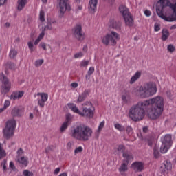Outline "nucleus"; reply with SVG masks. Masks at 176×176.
<instances>
[{
  "instance_id": "nucleus-1",
  "label": "nucleus",
  "mask_w": 176,
  "mask_h": 176,
  "mask_svg": "<svg viewBox=\"0 0 176 176\" xmlns=\"http://www.w3.org/2000/svg\"><path fill=\"white\" fill-rule=\"evenodd\" d=\"M163 111H164V98L157 96L133 104L129 109V116L133 122L142 120L146 113L150 119H157L162 116Z\"/></svg>"
},
{
  "instance_id": "nucleus-2",
  "label": "nucleus",
  "mask_w": 176,
  "mask_h": 176,
  "mask_svg": "<svg viewBox=\"0 0 176 176\" xmlns=\"http://www.w3.org/2000/svg\"><path fill=\"white\" fill-rule=\"evenodd\" d=\"M157 13L165 21H176V0H159Z\"/></svg>"
},
{
  "instance_id": "nucleus-3",
  "label": "nucleus",
  "mask_w": 176,
  "mask_h": 176,
  "mask_svg": "<svg viewBox=\"0 0 176 176\" xmlns=\"http://www.w3.org/2000/svg\"><path fill=\"white\" fill-rule=\"evenodd\" d=\"M71 135L78 141H89L93 135V130L86 125L80 124L72 131Z\"/></svg>"
},
{
  "instance_id": "nucleus-4",
  "label": "nucleus",
  "mask_w": 176,
  "mask_h": 176,
  "mask_svg": "<svg viewBox=\"0 0 176 176\" xmlns=\"http://www.w3.org/2000/svg\"><path fill=\"white\" fill-rule=\"evenodd\" d=\"M156 93H157L156 84L153 82H149L140 86L136 92V95L140 98H148V97L155 96Z\"/></svg>"
},
{
  "instance_id": "nucleus-5",
  "label": "nucleus",
  "mask_w": 176,
  "mask_h": 176,
  "mask_svg": "<svg viewBox=\"0 0 176 176\" xmlns=\"http://www.w3.org/2000/svg\"><path fill=\"white\" fill-rule=\"evenodd\" d=\"M68 108L72 111L74 113H77L80 115V116H82L83 118H93L94 116V107H82V111L79 110V108L76 107V104L74 103H68Z\"/></svg>"
},
{
  "instance_id": "nucleus-6",
  "label": "nucleus",
  "mask_w": 176,
  "mask_h": 176,
  "mask_svg": "<svg viewBox=\"0 0 176 176\" xmlns=\"http://www.w3.org/2000/svg\"><path fill=\"white\" fill-rule=\"evenodd\" d=\"M102 43L105 46H116L118 41H120V34L115 31H111L101 37Z\"/></svg>"
},
{
  "instance_id": "nucleus-7",
  "label": "nucleus",
  "mask_w": 176,
  "mask_h": 176,
  "mask_svg": "<svg viewBox=\"0 0 176 176\" xmlns=\"http://www.w3.org/2000/svg\"><path fill=\"white\" fill-rule=\"evenodd\" d=\"M16 126H17V123L14 119H11L6 122V127L3 131L5 138L9 140V138L13 137L14 134V130L16 129Z\"/></svg>"
},
{
  "instance_id": "nucleus-8",
  "label": "nucleus",
  "mask_w": 176,
  "mask_h": 176,
  "mask_svg": "<svg viewBox=\"0 0 176 176\" xmlns=\"http://www.w3.org/2000/svg\"><path fill=\"white\" fill-rule=\"evenodd\" d=\"M120 13L122 14L124 20L126 25L131 27L134 24V20L133 19V16H131V14L129 12V9L126 6H120L119 7Z\"/></svg>"
},
{
  "instance_id": "nucleus-9",
  "label": "nucleus",
  "mask_w": 176,
  "mask_h": 176,
  "mask_svg": "<svg viewBox=\"0 0 176 176\" xmlns=\"http://www.w3.org/2000/svg\"><path fill=\"white\" fill-rule=\"evenodd\" d=\"M58 3V8H59V16L60 17H63L65 12H71L72 10V7H71V4H69L68 2H69V0H57Z\"/></svg>"
},
{
  "instance_id": "nucleus-10",
  "label": "nucleus",
  "mask_w": 176,
  "mask_h": 176,
  "mask_svg": "<svg viewBox=\"0 0 176 176\" xmlns=\"http://www.w3.org/2000/svg\"><path fill=\"white\" fill-rule=\"evenodd\" d=\"M162 144L160 148L161 153H167L168 149L171 148L173 145V141H171V135H166L162 138Z\"/></svg>"
},
{
  "instance_id": "nucleus-11",
  "label": "nucleus",
  "mask_w": 176,
  "mask_h": 176,
  "mask_svg": "<svg viewBox=\"0 0 176 176\" xmlns=\"http://www.w3.org/2000/svg\"><path fill=\"white\" fill-rule=\"evenodd\" d=\"M0 79L2 82L1 92L4 94L9 93L10 89H12V82H9V80L3 74H0Z\"/></svg>"
},
{
  "instance_id": "nucleus-12",
  "label": "nucleus",
  "mask_w": 176,
  "mask_h": 176,
  "mask_svg": "<svg viewBox=\"0 0 176 176\" xmlns=\"http://www.w3.org/2000/svg\"><path fill=\"white\" fill-rule=\"evenodd\" d=\"M123 157H124V163L121 165V166L119 168L120 173H124L127 171L128 168L127 166L130 162H133V155L131 154H129V153H123Z\"/></svg>"
},
{
  "instance_id": "nucleus-13",
  "label": "nucleus",
  "mask_w": 176,
  "mask_h": 176,
  "mask_svg": "<svg viewBox=\"0 0 176 176\" xmlns=\"http://www.w3.org/2000/svg\"><path fill=\"white\" fill-rule=\"evenodd\" d=\"M72 32L78 41H85L86 35L82 32V25L78 24L74 26L72 29Z\"/></svg>"
},
{
  "instance_id": "nucleus-14",
  "label": "nucleus",
  "mask_w": 176,
  "mask_h": 176,
  "mask_svg": "<svg viewBox=\"0 0 176 176\" xmlns=\"http://www.w3.org/2000/svg\"><path fill=\"white\" fill-rule=\"evenodd\" d=\"M49 100V94L45 92L37 93V102L41 108L45 107V102Z\"/></svg>"
},
{
  "instance_id": "nucleus-15",
  "label": "nucleus",
  "mask_w": 176,
  "mask_h": 176,
  "mask_svg": "<svg viewBox=\"0 0 176 176\" xmlns=\"http://www.w3.org/2000/svg\"><path fill=\"white\" fill-rule=\"evenodd\" d=\"M72 119H74V116H72V115H71L70 113L66 114L65 120L60 126L61 133H63V131H65V130L68 129V126H69V124L72 123Z\"/></svg>"
},
{
  "instance_id": "nucleus-16",
  "label": "nucleus",
  "mask_w": 176,
  "mask_h": 176,
  "mask_svg": "<svg viewBox=\"0 0 176 176\" xmlns=\"http://www.w3.org/2000/svg\"><path fill=\"white\" fill-rule=\"evenodd\" d=\"M173 168V164L170 161H164L161 165V171L165 174H168Z\"/></svg>"
},
{
  "instance_id": "nucleus-17",
  "label": "nucleus",
  "mask_w": 176,
  "mask_h": 176,
  "mask_svg": "<svg viewBox=\"0 0 176 176\" xmlns=\"http://www.w3.org/2000/svg\"><path fill=\"white\" fill-rule=\"evenodd\" d=\"M11 115L17 118H20L24 115V108L14 107L11 110Z\"/></svg>"
},
{
  "instance_id": "nucleus-18",
  "label": "nucleus",
  "mask_w": 176,
  "mask_h": 176,
  "mask_svg": "<svg viewBox=\"0 0 176 176\" xmlns=\"http://www.w3.org/2000/svg\"><path fill=\"white\" fill-rule=\"evenodd\" d=\"M97 5H98V0H89L88 4V10L89 13L94 14L97 11Z\"/></svg>"
},
{
  "instance_id": "nucleus-19",
  "label": "nucleus",
  "mask_w": 176,
  "mask_h": 176,
  "mask_svg": "<svg viewBox=\"0 0 176 176\" xmlns=\"http://www.w3.org/2000/svg\"><path fill=\"white\" fill-rule=\"evenodd\" d=\"M25 92L24 91H14L12 93L10 96V99L12 101H16V100H20L24 96Z\"/></svg>"
},
{
  "instance_id": "nucleus-20",
  "label": "nucleus",
  "mask_w": 176,
  "mask_h": 176,
  "mask_svg": "<svg viewBox=\"0 0 176 176\" xmlns=\"http://www.w3.org/2000/svg\"><path fill=\"white\" fill-rule=\"evenodd\" d=\"M141 75H142V72L141 71H137L133 76H131L129 83L130 85H133V83H135L137 80L141 78Z\"/></svg>"
},
{
  "instance_id": "nucleus-21",
  "label": "nucleus",
  "mask_w": 176,
  "mask_h": 176,
  "mask_svg": "<svg viewBox=\"0 0 176 176\" xmlns=\"http://www.w3.org/2000/svg\"><path fill=\"white\" fill-rule=\"evenodd\" d=\"M16 162L21 164L22 167H27V166H28V158L25 157L16 158Z\"/></svg>"
},
{
  "instance_id": "nucleus-22",
  "label": "nucleus",
  "mask_w": 176,
  "mask_h": 176,
  "mask_svg": "<svg viewBox=\"0 0 176 176\" xmlns=\"http://www.w3.org/2000/svg\"><path fill=\"white\" fill-rule=\"evenodd\" d=\"M132 168L135 171H141L142 170H144V164L142 162H135L132 164L131 165Z\"/></svg>"
},
{
  "instance_id": "nucleus-23",
  "label": "nucleus",
  "mask_w": 176,
  "mask_h": 176,
  "mask_svg": "<svg viewBox=\"0 0 176 176\" xmlns=\"http://www.w3.org/2000/svg\"><path fill=\"white\" fill-rule=\"evenodd\" d=\"M28 3V0H18L17 1V10L21 12L25 6Z\"/></svg>"
},
{
  "instance_id": "nucleus-24",
  "label": "nucleus",
  "mask_w": 176,
  "mask_h": 176,
  "mask_svg": "<svg viewBox=\"0 0 176 176\" xmlns=\"http://www.w3.org/2000/svg\"><path fill=\"white\" fill-rule=\"evenodd\" d=\"M109 27L110 28L116 30V31H120L122 30V24L114 21L110 22Z\"/></svg>"
},
{
  "instance_id": "nucleus-25",
  "label": "nucleus",
  "mask_w": 176,
  "mask_h": 176,
  "mask_svg": "<svg viewBox=\"0 0 176 176\" xmlns=\"http://www.w3.org/2000/svg\"><path fill=\"white\" fill-rule=\"evenodd\" d=\"M40 31H41V32L39 34L38 38L35 40L34 45H38V43H39V41H42V39H43V38L45 36V31H46V28H41Z\"/></svg>"
},
{
  "instance_id": "nucleus-26",
  "label": "nucleus",
  "mask_w": 176,
  "mask_h": 176,
  "mask_svg": "<svg viewBox=\"0 0 176 176\" xmlns=\"http://www.w3.org/2000/svg\"><path fill=\"white\" fill-rule=\"evenodd\" d=\"M87 96H89V91H85L80 95H79L76 102H82V101H85V100H86Z\"/></svg>"
},
{
  "instance_id": "nucleus-27",
  "label": "nucleus",
  "mask_w": 176,
  "mask_h": 176,
  "mask_svg": "<svg viewBox=\"0 0 176 176\" xmlns=\"http://www.w3.org/2000/svg\"><path fill=\"white\" fill-rule=\"evenodd\" d=\"M162 34V41H167V39H168V36H170V32H168L167 29H163Z\"/></svg>"
},
{
  "instance_id": "nucleus-28",
  "label": "nucleus",
  "mask_w": 176,
  "mask_h": 176,
  "mask_svg": "<svg viewBox=\"0 0 176 176\" xmlns=\"http://www.w3.org/2000/svg\"><path fill=\"white\" fill-rule=\"evenodd\" d=\"M17 56V51L14 48H11L9 52V57L10 58H16Z\"/></svg>"
},
{
  "instance_id": "nucleus-29",
  "label": "nucleus",
  "mask_w": 176,
  "mask_h": 176,
  "mask_svg": "<svg viewBox=\"0 0 176 176\" xmlns=\"http://www.w3.org/2000/svg\"><path fill=\"white\" fill-rule=\"evenodd\" d=\"M94 108L93 103L90 101H86L82 104V108Z\"/></svg>"
},
{
  "instance_id": "nucleus-30",
  "label": "nucleus",
  "mask_w": 176,
  "mask_h": 176,
  "mask_svg": "<svg viewBox=\"0 0 176 176\" xmlns=\"http://www.w3.org/2000/svg\"><path fill=\"white\" fill-rule=\"evenodd\" d=\"M114 127L118 131H124V126L119 123L114 124Z\"/></svg>"
},
{
  "instance_id": "nucleus-31",
  "label": "nucleus",
  "mask_w": 176,
  "mask_h": 176,
  "mask_svg": "<svg viewBox=\"0 0 176 176\" xmlns=\"http://www.w3.org/2000/svg\"><path fill=\"white\" fill-rule=\"evenodd\" d=\"M45 63V60L43 59H38L34 61V67H36V68L41 67L42 64Z\"/></svg>"
},
{
  "instance_id": "nucleus-32",
  "label": "nucleus",
  "mask_w": 176,
  "mask_h": 176,
  "mask_svg": "<svg viewBox=\"0 0 176 176\" xmlns=\"http://www.w3.org/2000/svg\"><path fill=\"white\" fill-rule=\"evenodd\" d=\"M104 126H105V121H102L99 124V126L97 129V133H98L100 134V133H101V131H102V129H104Z\"/></svg>"
},
{
  "instance_id": "nucleus-33",
  "label": "nucleus",
  "mask_w": 176,
  "mask_h": 176,
  "mask_svg": "<svg viewBox=\"0 0 176 176\" xmlns=\"http://www.w3.org/2000/svg\"><path fill=\"white\" fill-rule=\"evenodd\" d=\"M6 156V151L2 148V144L0 143V160L3 159Z\"/></svg>"
},
{
  "instance_id": "nucleus-34",
  "label": "nucleus",
  "mask_w": 176,
  "mask_h": 176,
  "mask_svg": "<svg viewBox=\"0 0 176 176\" xmlns=\"http://www.w3.org/2000/svg\"><path fill=\"white\" fill-rule=\"evenodd\" d=\"M6 69H14V68H16V65L14 63L9 62L6 63Z\"/></svg>"
},
{
  "instance_id": "nucleus-35",
  "label": "nucleus",
  "mask_w": 176,
  "mask_h": 176,
  "mask_svg": "<svg viewBox=\"0 0 176 176\" xmlns=\"http://www.w3.org/2000/svg\"><path fill=\"white\" fill-rule=\"evenodd\" d=\"M153 155L155 159H159V157H160V153L159 152V149L156 147L153 148Z\"/></svg>"
},
{
  "instance_id": "nucleus-36",
  "label": "nucleus",
  "mask_w": 176,
  "mask_h": 176,
  "mask_svg": "<svg viewBox=\"0 0 176 176\" xmlns=\"http://www.w3.org/2000/svg\"><path fill=\"white\" fill-rule=\"evenodd\" d=\"M39 20L41 21V23L45 22V11L43 10H41L39 13Z\"/></svg>"
},
{
  "instance_id": "nucleus-37",
  "label": "nucleus",
  "mask_w": 176,
  "mask_h": 176,
  "mask_svg": "<svg viewBox=\"0 0 176 176\" xmlns=\"http://www.w3.org/2000/svg\"><path fill=\"white\" fill-rule=\"evenodd\" d=\"M83 56H85V54H83L82 52H78L74 54V58L76 59L82 58V57H83Z\"/></svg>"
},
{
  "instance_id": "nucleus-38",
  "label": "nucleus",
  "mask_w": 176,
  "mask_h": 176,
  "mask_svg": "<svg viewBox=\"0 0 176 176\" xmlns=\"http://www.w3.org/2000/svg\"><path fill=\"white\" fill-rule=\"evenodd\" d=\"M16 154H17L16 159H19V157H24V151H23V149H21V148H19L17 151Z\"/></svg>"
},
{
  "instance_id": "nucleus-39",
  "label": "nucleus",
  "mask_w": 176,
  "mask_h": 176,
  "mask_svg": "<svg viewBox=\"0 0 176 176\" xmlns=\"http://www.w3.org/2000/svg\"><path fill=\"white\" fill-rule=\"evenodd\" d=\"M146 141L149 146H152V145H153V143L155 142V139H153V138H149L148 139H146Z\"/></svg>"
},
{
  "instance_id": "nucleus-40",
  "label": "nucleus",
  "mask_w": 176,
  "mask_h": 176,
  "mask_svg": "<svg viewBox=\"0 0 176 176\" xmlns=\"http://www.w3.org/2000/svg\"><path fill=\"white\" fill-rule=\"evenodd\" d=\"M28 45L30 52H34V50H35V47L34 46V43L32 41H29Z\"/></svg>"
},
{
  "instance_id": "nucleus-41",
  "label": "nucleus",
  "mask_w": 176,
  "mask_h": 176,
  "mask_svg": "<svg viewBox=\"0 0 176 176\" xmlns=\"http://www.w3.org/2000/svg\"><path fill=\"white\" fill-rule=\"evenodd\" d=\"M94 73V67H89L88 72H87V74L86 75L85 78H88V76H90V75H92V74Z\"/></svg>"
},
{
  "instance_id": "nucleus-42",
  "label": "nucleus",
  "mask_w": 176,
  "mask_h": 176,
  "mask_svg": "<svg viewBox=\"0 0 176 176\" xmlns=\"http://www.w3.org/2000/svg\"><path fill=\"white\" fill-rule=\"evenodd\" d=\"M23 174L24 176H34V173L28 170H25Z\"/></svg>"
},
{
  "instance_id": "nucleus-43",
  "label": "nucleus",
  "mask_w": 176,
  "mask_h": 176,
  "mask_svg": "<svg viewBox=\"0 0 176 176\" xmlns=\"http://www.w3.org/2000/svg\"><path fill=\"white\" fill-rule=\"evenodd\" d=\"M81 152H83V147L78 146L74 150L75 155H78V153H80Z\"/></svg>"
},
{
  "instance_id": "nucleus-44",
  "label": "nucleus",
  "mask_w": 176,
  "mask_h": 176,
  "mask_svg": "<svg viewBox=\"0 0 176 176\" xmlns=\"http://www.w3.org/2000/svg\"><path fill=\"white\" fill-rule=\"evenodd\" d=\"M9 107H10V100H5L3 107H4V109H8Z\"/></svg>"
},
{
  "instance_id": "nucleus-45",
  "label": "nucleus",
  "mask_w": 176,
  "mask_h": 176,
  "mask_svg": "<svg viewBox=\"0 0 176 176\" xmlns=\"http://www.w3.org/2000/svg\"><path fill=\"white\" fill-rule=\"evenodd\" d=\"M117 151L118 153H122V152H124V146L123 145H120L117 148Z\"/></svg>"
},
{
  "instance_id": "nucleus-46",
  "label": "nucleus",
  "mask_w": 176,
  "mask_h": 176,
  "mask_svg": "<svg viewBox=\"0 0 176 176\" xmlns=\"http://www.w3.org/2000/svg\"><path fill=\"white\" fill-rule=\"evenodd\" d=\"M80 67H87L89 65V60H82L80 63Z\"/></svg>"
},
{
  "instance_id": "nucleus-47",
  "label": "nucleus",
  "mask_w": 176,
  "mask_h": 176,
  "mask_svg": "<svg viewBox=\"0 0 176 176\" xmlns=\"http://www.w3.org/2000/svg\"><path fill=\"white\" fill-rule=\"evenodd\" d=\"M168 52H174V50H175V47H174V45L170 44L168 45Z\"/></svg>"
},
{
  "instance_id": "nucleus-48",
  "label": "nucleus",
  "mask_w": 176,
  "mask_h": 176,
  "mask_svg": "<svg viewBox=\"0 0 176 176\" xmlns=\"http://www.w3.org/2000/svg\"><path fill=\"white\" fill-rule=\"evenodd\" d=\"M154 30L157 32L160 31V25L159 23H155L154 25Z\"/></svg>"
},
{
  "instance_id": "nucleus-49",
  "label": "nucleus",
  "mask_w": 176,
  "mask_h": 176,
  "mask_svg": "<svg viewBox=\"0 0 176 176\" xmlns=\"http://www.w3.org/2000/svg\"><path fill=\"white\" fill-rule=\"evenodd\" d=\"M122 100L124 102V104H127L128 101L127 100V95H122Z\"/></svg>"
},
{
  "instance_id": "nucleus-50",
  "label": "nucleus",
  "mask_w": 176,
  "mask_h": 176,
  "mask_svg": "<svg viewBox=\"0 0 176 176\" xmlns=\"http://www.w3.org/2000/svg\"><path fill=\"white\" fill-rule=\"evenodd\" d=\"M41 28H45V31L46 30H53V27L52 26V25H50V23H48L47 25H46L45 27H41Z\"/></svg>"
},
{
  "instance_id": "nucleus-51",
  "label": "nucleus",
  "mask_w": 176,
  "mask_h": 176,
  "mask_svg": "<svg viewBox=\"0 0 176 176\" xmlns=\"http://www.w3.org/2000/svg\"><path fill=\"white\" fill-rule=\"evenodd\" d=\"M126 132L128 133V134H133V128L131 126H127Z\"/></svg>"
},
{
  "instance_id": "nucleus-52",
  "label": "nucleus",
  "mask_w": 176,
  "mask_h": 176,
  "mask_svg": "<svg viewBox=\"0 0 176 176\" xmlns=\"http://www.w3.org/2000/svg\"><path fill=\"white\" fill-rule=\"evenodd\" d=\"M66 147H67V149L68 151H70V149H72V143L68 142V143L67 144Z\"/></svg>"
},
{
  "instance_id": "nucleus-53",
  "label": "nucleus",
  "mask_w": 176,
  "mask_h": 176,
  "mask_svg": "<svg viewBox=\"0 0 176 176\" xmlns=\"http://www.w3.org/2000/svg\"><path fill=\"white\" fill-rule=\"evenodd\" d=\"M40 46L42 47V49H43V50H47L46 48V44L45 43H41Z\"/></svg>"
},
{
  "instance_id": "nucleus-54",
  "label": "nucleus",
  "mask_w": 176,
  "mask_h": 176,
  "mask_svg": "<svg viewBox=\"0 0 176 176\" xmlns=\"http://www.w3.org/2000/svg\"><path fill=\"white\" fill-rule=\"evenodd\" d=\"M78 86H79V84H78V82H72L71 84V87H73V89H76Z\"/></svg>"
},
{
  "instance_id": "nucleus-55",
  "label": "nucleus",
  "mask_w": 176,
  "mask_h": 176,
  "mask_svg": "<svg viewBox=\"0 0 176 176\" xmlns=\"http://www.w3.org/2000/svg\"><path fill=\"white\" fill-rule=\"evenodd\" d=\"M144 14H145V16H146L147 17H149V16H151V12L150 10H146L144 11Z\"/></svg>"
},
{
  "instance_id": "nucleus-56",
  "label": "nucleus",
  "mask_w": 176,
  "mask_h": 176,
  "mask_svg": "<svg viewBox=\"0 0 176 176\" xmlns=\"http://www.w3.org/2000/svg\"><path fill=\"white\" fill-rule=\"evenodd\" d=\"M10 168H12V170H14L15 167H14V164L13 163V162H10Z\"/></svg>"
},
{
  "instance_id": "nucleus-57",
  "label": "nucleus",
  "mask_w": 176,
  "mask_h": 176,
  "mask_svg": "<svg viewBox=\"0 0 176 176\" xmlns=\"http://www.w3.org/2000/svg\"><path fill=\"white\" fill-rule=\"evenodd\" d=\"M7 1L8 0H0V6H2V5H5Z\"/></svg>"
},
{
  "instance_id": "nucleus-58",
  "label": "nucleus",
  "mask_w": 176,
  "mask_h": 176,
  "mask_svg": "<svg viewBox=\"0 0 176 176\" xmlns=\"http://www.w3.org/2000/svg\"><path fill=\"white\" fill-rule=\"evenodd\" d=\"M60 168H56L54 170V174L57 175L58 173H60Z\"/></svg>"
},
{
  "instance_id": "nucleus-59",
  "label": "nucleus",
  "mask_w": 176,
  "mask_h": 176,
  "mask_svg": "<svg viewBox=\"0 0 176 176\" xmlns=\"http://www.w3.org/2000/svg\"><path fill=\"white\" fill-rule=\"evenodd\" d=\"M143 133H148V127L146 126L143 127Z\"/></svg>"
},
{
  "instance_id": "nucleus-60",
  "label": "nucleus",
  "mask_w": 176,
  "mask_h": 176,
  "mask_svg": "<svg viewBox=\"0 0 176 176\" xmlns=\"http://www.w3.org/2000/svg\"><path fill=\"white\" fill-rule=\"evenodd\" d=\"M83 9V6L82 5L78 6L77 10H82Z\"/></svg>"
},
{
  "instance_id": "nucleus-61",
  "label": "nucleus",
  "mask_w": 176,
  "mask_h": 176,
  "mask_svg": "<svg viewBox=\"0 0 176 176\" xmlns=\"http://www.w3.org/2000/svg\"><path fill=\"white\" fill-rule=\"evenodd\" d=\"M4 111H6V109H5V107L0 108V113H2V112H3Z\"/></svg>"
},
{
  "instance_id": "nucleus-62",
  "label": "nucleus",
  "mask_w": 176,
  "mask_h": 176,
  "mask_svg": "<svg viewBox=\"0 0 176 176\" xmlns=\"http://www.w3.org/2000/svg\"><path fill=\"white\" fill-rule=\"evenodd\" d=\"M170 30H176V25L170 26Z\"/></svg>"
},
{
  "instance_id": "nucleus-63",
  "label": "nucleus",
  "mask_w": 176,
  "mask_h": 176,
  "mask_svg": "<svg viewBox=\"0 0 176 176\" xmlns=\"http://www.w3.org/2000/svg\"><path fill=\"white\" fill-rule=\"evenodd\" d=\"M5 27H6V28L10 27V23L6 22L5 24Z\"/></svg>"
},
{
  "instance_id": "nucleus-64",
  "label": "nucleus",
  "mask_w": 176,
  "mask_h": 176,
  "mask_svg": "<svg viewBox=\"0 0 176 176\" xmlns=\"http://www.w3.org/2000/svg\"><path fill=\"white\" fill-rule=\"evenodd\" d=\"M59 176H68V175L67 174V173H61Z\"/></svg>"
}]
</instances>
